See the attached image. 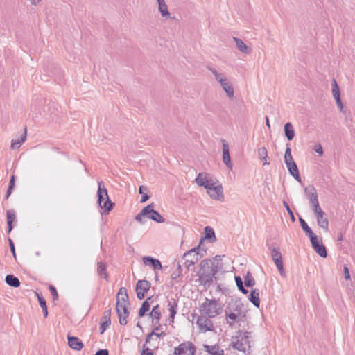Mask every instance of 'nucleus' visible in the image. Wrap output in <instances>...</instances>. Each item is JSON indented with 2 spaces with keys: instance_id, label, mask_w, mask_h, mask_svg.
Instances as JSON below:
<instances>
[{
  "instance_id": "obj_38",
  "label": "nucleus",
  "mask_w": 355,
  "mask_h": 355,
  "mask_svg": "<svg viewBox=\"0 0 355 355\" xmlns=\"http://www.w3.org/2000/svg\"><path fill=\"white\" fill-rule=\"evenodd\" d=\"M205 239H214V241L216 240L215 232L212 227H211L209 226L205 227Z\"/></svg>"
},
{
  "instance_id": "obj_6",
  "label": "nucleus",
  "mask_w": 355,
  "mask_h": 355,
  "mask_svg": "<svg viewBox=\"0 0 355 355\" xmlns=\"http://www.w3.org/2000/svg\"><path fill=\"white\" fill-rule=\"evenodd\" d=\"M200 250V248L198 245V247L193 248L184 253L183 257V259H185L184 265L187 270H189V268L193 266L198 259L202 257V255L199 252Z\"/></svg>"
},
{
  "instance_id": "obj_45",
  "label": "nucleus",
  "mask_w": 355,
  "mask_h": 355,
  "mask_svg": "<svg viewBox=\"0 0 355 355\" xmlns=\"http://www.w3.org/2000/svg\"><path fill=\"white\" fill-rule=\"evenodd\" d=\"M146 217V214L144 213V209L135 216V220L139 223H144V218Z\"/></svg>"
},
{
  "instance_id": "obj_9",
  "label": "nucleus",
  "mask_w": 355,
  "mask_h": 355,
  "mask_svg": "<svg viewBox=\"0 0 355 355\" xmlns=\"http://www.w3.org/2000/svg\"><path fill=\"white\" fill-rule=\"evenodd\" d=\"M312 211L316 217L318 226L327 232L329 230V221L326 214L322 211L320 206L312 209Z\"/></svg>"
},
{
  "instance_id": "obj_60",
  "label": "nucleus",
  "mask_w": 355,
  "mask_h": 355,
  "mask_svg": "<svg viewBox=\"0 0 355 355\" xmlns=\"http://www.w3.org/2000/svg\"><path fill=\"white\" fill-rule=\"evenodd\" d=\"M30 1L31 3V4L37 5L41 1V0H30Z\"/></svg>"
},
{
  "instance_id": "obj_54",
  "label": "nucleus",
  "mask_w": 355,
  "mask_h": 355,
  "mask_svg": "<svg viewBox=\"0 0 355 355\" xmlns=\"http://www.w3.org/2000/svg\"><path fill=\"white\" fill-rule=\"evenodd\" d=\"M315 151L318 153L320 155H322L323 153L322 148L320 144L316 145L315 146Z\"/></svg>"
},
{
  "instance_id": "obj_3",
  "label": "nucleus",
  "mask_w": 355,
  "mask_h": 355,
  "mask_svg": "<svg viewBox=\"0 0 355 355\" xmlns=\"http://www.w3.org/2000/svg\"><path fill=\"white\" fill-rule=\"evenodd\" d=\"M250 333L248 331H238L235 336L232 337L230 347L234 349L249 353Z\"/></svg>"
},
{
  "instance_id": "obj_51",
  "label": "nucleus",
  "mask_w": 355,
  "mask_h": 355,
  "mask_svg": "<svg viewBox=\"0 0 355 355\" xmlns=\"http://www.w3.org/2000/svg\"><path fill=\"white\" fill-rule=\"evenodd\" d=\"M343 272H344L345 278L346 279H350V274H349V268H348L347 266H344Z\"/></svg>"
},
{
  "instance_id": "obj_50",
  "label": "nucleus",
  "mask_w": 355,
  "mask_h": 355,
  "mask_svg": "<svg viewBox=\"0 0 355 355\" xmlns=\"http://www.w3.org/2000/svg\"><path fill=\"white\" fill-rule=\"evenodd\" d=\"M299 221H300V225H301V227H302V230H303L304 231L306 230L309 227H310L307 225V223H306V221H305L304 219H302V218H299Z\"/></svg>"
},
{
  "instance_id": "obj_47",
  "label": "nucleus",
  "mask_w": 355,
  "mask_h": 355,
  "mask_svg": "<svg viewBox=\"0 0 355 355\" xmlns=\"http://www.w3.org/2000/svg\"><path fill=\"white\" fill-rule=\"evenodd\" d=\"M110 317H111V310L109 309V310H106L104 312L102 319L103 320V321H107V322L111 323Z\"/></svg>"
},
{
  "instance_id": "obj_63",
  "label": "nucleus",
  "mask_w": 355,
  "mask_h": 355,
  "mask_svg": "<svg viewBox=\"0 0 355 355\" xmlns=\"http://www.w3.org/2000/svg\"><path fill=\"white\" fill-rule=\"evenodd\" d=\"M142 189H143V187H141V186L139 187V193H141V194L143 193L142 192Z\"/></svg>"
},
{
  "instance_id": "obj_29",
  "label": "nucleus",
  "mask_w": 355,
  "mask_h": 355,
  "mask_svg": "<svg viewBox=\"0 0 355 355\" xmlns=\"http://www.w3.org/2000/svg\"><path fill=\"white\" fill-rule=\"evenodd\" d=\"M26 139V128H25L24 132L21 135L19 139H12L11 142V148L13 150L19 148L21 144L25 141Z\"/></svg>"
},
{
  "instance_id": "obj_49",
  "label": "nucleus",
  "mask_w": 355,
  "mask_h": 355,
  "mask_svg": "<svg viewBox=\"0 0 355 355\" xmlns=\"http://www.w3.org/2000/svg\"><path fill=\"white\" fill-rule=\"evenodd\" d=\"M49 290L51 291V293L53 297V299L57 300L58 298V294L56 288L53 286H50Z\"/></svg>"
},
{
  "instance_id": "obj_24",
  "label": "nucleus",
  "mask_w": 355,
  "mask_h": 355,
  "mask_svg": "<svg viewBox=\"0 0 355 355\" xmlns=\"http://www.w3.org/2000/svg\"><path fill=\"white\" fill-rule=\"evenodd\" d=\"M249 300L257 308H259L260 300L259 292L257 289H252L249 296Z\"/></svg>"
},
{
  "instance_id": "obj_26",
  "label": "nucleus",
  "mask_w": 355,
  "mask_h": 355,
  "mask_svg": "<svg viewBox=\"0 0 355 355\" xmlns=\"http://www.w3.org/2000/svg\"><path fill=\"white\" fill-rule=\"evenodd\" d=\"M208 355H224V352L220 349L218 345H205Z\"/></svg>"
},
{
  "instance_id": "obj_13",
  "label": "nucleus",
  "mask_w": 355,
  "mask_h": 355,
  "mask_svg": "<svg viewBox=\"0 0 355 355\" xmlns=\"http://www.w3.org/2000/svg\"><path fill=\"white\" fill-rule=\"evenodd\" d=\"M196 347L192 343L187 342L180 344L175 349V355H194Z\"/></svg>"
},
{
  "instance_id": "obj_35",
  "label": "nucleus",
  "mask_w": 355,
  "mask_h": 355,
  "mask_svg": "<svg viewBox=\"0 0 355 355\" xmlns=\"http://www.w3.org/2000/svg\"><path fill=\"white\" fill-rule=\"evenodd\" d=\"M37 296L39 304L42 309L45 318H46L48 316V309H47L46 300L43 297V296L40 294L37 293Z\"/></svg>"
},
{
  "instance_id": "obj_25",
  "label": "nucleus",
  "mask_w": 355,
  "mask_h": 355,
  "mask_svg": "<svg viewBox=\"0 0 355 355\" xmlns=\"http://www.w3.org/2000/svg\"><path fill=\"white\" fill-rule=\"evenodd\" d=\"M97 273L100 277H103L106 281L109 280V276L107 272V265L103 262L97 263Z\"/></svg>"
},
{
  "instance_id": "obj_55",
  "label": "nucleus",
  "mask_w": 355,
  "mask_h": 355,
  "mask_svg": "<svg viewBox=\"0 0 355 355\" xmlns=\"http://www.w3.org/2000/svg\"><path fill=\"white\" fill-rule=\"evenodd\" d=\"M335 100H336V104H337L338 107L342 111V110L343 108V103L341 101L340 97L336 98Z\"/></svg>"
},
{
  "instance_id": "obj_19",
  "label": "nucleus",
  "mask_w": 355,
  "mask_h": 355,
  "mask_svg": "<svg viewBox=\"0 0 355 355\" xmlns=\"http://www.w3.org/2000/svg\"><path fill=\"white\" fill-rule=\"evenodd\" d=\"M233 40L236 43V48L238 50L244 53V54H250L252 52V49L250 47L248 46L241 39L233 37Z\"/></svg>"
},
{
  "instance_id": "obj_1",
  "label": "nucleus",
  "mask_w": 355,
  "mask_h": 355,
  "mask_svg": "<svg viewBox=\"0 0 355 355\" xmlns=\"http://www.w3.org/2000/svg\"><path fill=\"white\" fill-rule=\"evenodd\" d=\"M218 271V264L214 261L205 259L200 263L198 282L204 287H209Z\"/></svg>"
},
{
  "instance_id": "obj_32",
  "label": "nucleus",
  "mask_w": 355,
  "mask_h": 355,
  "mask_svg": "<svg viewBox=\"0 0 355 355\" xmlns=\"http://www.w3.org/2000/svg\"><path fill=\"white\" fill-rule=\"evenodd\" d=\"M207 68L213 74V76H214V78L218 83L220 82L221 80H223L224 78H227L223 73L218 71L217 69H216L215 68H214L211 66H207Z\"/></svg>"
},
{
  "instance_id": "obj_57",
  "label": "nucleus",
  "mask_w": 355,
  "mask_h": 355,
  "mask_svg": "<svg viewBox=\"0 0 355 355\" xmlns=\"http://www.w3.org/2000/svg\"><path fill=\"white\" fill-rule=\"evenodd\" d=\"M148 199H149V196L147 194H144L141 197L140 202L141 203H143V202H145L146 201H147Z\"/></svg>"
},
{
  "instance_id": "obj_15",
  "label": "nucleus",
  "mask_w": 355,
  "mask_h": 355,
  "mask_svg": "<svg viewBox=\"0 0 355 355\" xmlns=\"http://www.w3.org/2000/svg\"><path fill=\"white\" fill-rule=\"evenodd\" d=\"M314 251L322 258L327 257V252L325 246L322 244L321 239H317L311 242Z\"/></svg>"
},
{
  "instance_id": "obj_11",
  "label": "nucleus",
  "mask_w": 355,
  "mask_h": 355,
  "mask_svg": "<svg viewBox=\"0 0 355 355\" xmlns=\"http://www.w3.org/2000/svg\"><path fill=\"white\" fill-rule=\"evenodd\" d=\"M206 189L207 193L212 199L218 201H223L224 195L223 191V187L220 184L215 186L214 183L212 182L209 186H208V187Z\"/></svg>"
},
{
  "instance_id": "obj_17",
  "label": "nucleus",
  "mask_w": 355,
  "mask_h": 355,
  "mask_svg": "<svg viewBox=\"0 0 355 355\" xmlns=\"http://www.w3.org/2000/svg\"><path fill=\"white\" fill-rule=\"evenodd\" d=\"M219 83L228 98L232 99L234 96V90L228 79L227 78H224Z\"/></svg>"
},
{
  "instance_id": "obj_8",
  "label": "nucleus",
  "mask_w": 355,
  "mask_h": 355,
  "mask_svg": "<svg viewBox=\"0 0 355 355\" xmlns=\"http://www.w3.org/2000/svg\"><path fill=\"white\" fill-rule=\"evenodd\" d=\"M211 318L203 314H200L198 317L196 324L200 332L205 333L207 331H211L214 330V324L211 320Z\"/></svg>"
},
{
  "instance_id": "obj_20",
  "label": "nucleus",
  "mask_w": 355,
  "mask_h": 355,
  "mask_svg": "<svg viewBox=\"0 0 355 355\" xmlns=\"http://www.w3.org/2000/svg\"><path fill=\"white\" fill-rule=\"evenodd\" d=\"M143 262L145 265H151L155 270L162 268L160 261L151 257H144Z\"/></svg>"
},
{
  "instance_id": "obj_37",
  "label": "nucleus",
  "mask_w": 355,
  "mask_h": 355,
  "mask_svg": "<svg viewBox=\"0 0 355 355\" xmlns=\"http://www.w3.org/2000/svg\"><path fill=\"white\" fill-rule=\"evenodd\" d=\"M235 282H236V286L238 287V289L242 293L247 294L248 293V291L244 288L243 280L239 276L235 277Z\"/></svg>"
},
{
  "instance_id": "obj_12",
  "label": "nucleus",
  "mask_w": 355,
  "mask_h": 355,
  "mask_svg": "<svg viewBox=\"0 0 355 355\" xmlns=\"http://www.w3.org/2000/svg\"><path fill=\"white\" fill-rule=\"evenodd\" d=\"M271 257L274 261L282 277H285L286 273L284 269L282 257L279 248H274L271 250Z\"/></svg>"
},
{
  "instance_id": "obj_31",
  "label": "nucleus",
  "mask_w": 355,
  "mask_h": 355,
  "mask_svg": "<svg viewBox=\"0 0 355 355\" xmlns=\"http://www.w3.org/2000/svg\"><path fill=\"white\" fill-rule=\"evenodd\" d=\"M161 325L158 324L157 326H155L153 330V331L149 334L146 338V343L150 342V340L153 336H155L157 338H164L166 334L165 331H161V333H157V331H158L160 329Z\"/></svg>"
},
{
  "instance_id": "obj_62",
  "label": "nucleus",
  "mask_w": 355,
  "mask_h": 355,
  "mask_svg": "<svg viewBox=\"0 0 355 355\" xmlns=\"http://www.w3.org/2000/svg\"><path fill=\"white\" fill-rule=\"evenodd\" d=\"M266 126L270 128V122H269V119H268V117L266 116Z\"/></svg>"
},
{
  "instance_id": "obj_5",
  "label": "nucleus",
  "mask_w": 355,
  "mask_h": 355,
  "mask_svg": "<svg viewBox=\"0 0 355 355\" xmlns=\"http://www.w3.org/2000/svg\"><path fill=\"white\" fill-rule=\"evenodd\" d=\"M98 203L101 209H103V214H107L113 208L114 204L110 200L107 189L105 187L103 181L98 182Z\"/></svg>"
},
{
  "instance_id": "obj_56",
  "label": "nucleus",
  "mask_w": 355,
  "mask_h": 355,
  "mask_svg": "<svg viewBox=\"0 0 355 355\" xmlns=\"http://www.w3.org/2000/svg\"><path fill=\"white\" fill-rule=\"evenodd\" d=\"M15 187V175H12L10 180L8 187L10 189H13Z\"/></svg>"
},
{
  "instance_id": "obj_43",
  "label": "nucleus",
  "mask_w": 355,
  "mask_h": 355,
  "mask_svg": "<svg viewBox=\"0 0 355 355\" xmlns=\"http://www.w3.org/2000/svg\"><path fill=\"white\" fill-rule=\"evenodd\" d=\"M7 222H12L15 220L16 215L14 210H8L6 211Z\"/></svg>"
},
{
  "instance_id": "obj_46",
  "label": "nucleus",
  "mask_w": 355,
  "mask_h": 355,
  "mask_svg": "<svg viewBox=\"0 0 355 355\" xmlns=\"http://www.w3.org/2000/svg\"><path fill=\"white\" fill-rule=\"evenodd\" d=\"M283 204L288 212V214H289L290 217H291V219L294 221L295 220V216H294V214L291 210V209L290 208L288 204L286 202V201H284L283 202Z\"/></svg>"
},
{
  "instance_id": "obj_42",
  "label": "nucleus",
  "mask_w": 355,
  "mask_h": 355,
  "mask_svg": "<svg viewBox=\"0 0 355 355\" xmlns=\"http://www.w3.org/2000/svg\"><path fill=\"white\" fill-rule=\"evenodd\" d=\"M244 283L245 286L247 287L253 286L254 284V281L249 272H248L247 275L245 277Z\"/></svg>"
},
{
  "instance_id": "obj_16",
  "label": "nucleus",
  "mask_w": 355,
  "mask_h": 355,
  "mask_svg": "<svg viewBox=\"0 0 355 355\" xmlns=\"http://www.w3.org/2000/svg\"><path fill=\"white\" fill-rule=\"evenodd\" d=\"M223 143V161L230 170L232 169L231 158L229 153V146L225 139L222 140Z\"/></svg>"
},
{
  "instance_id": "obj_44",
  "label": "nucleus",
  "mask_w": 355,
  "mask_h": 355,
  "mask_svg": "<svg viewBox=\"0 0 355 355\" xmlns=\"http://www.w3.org/2000/svg\"><path fill=\"white\" fill-rule=\"evenodd\" d=\"M304 232L306 235L309 237L311 242L318 239V237L313 232L311 227H309L306 230L304 231Z\"/></svg>"
},
{
  "instance_id": "obj_52",
  "label": "nucleus",
  "mask_w": 355,
  "mask_h": 355,
  "mask_svg": "<svg viewBox=\"0 0 355 355\" xmlns=\"http://www.w3.org/2000/svg\"><path fill=\"white\" fill-rule=\"evenodd\" d=\"M9 245H10V250H11L14 257H16L15 245H14V243L12 242V241L10 239H9Z\"/></svg>"
},
{
  "instance_id": "obj_10",
  "label": "nucleus",
  "mask_w": 355,
  "mask_h": 355,
  "mask_svg": "<svg viewBox=\"0 0 355 355\" xmlns=\"http://www.w3.org/2000/svg\"><path fill=\"white\" fill-rule=\"evenodd\" d=\"M153 208V203L149 204L144 208V213L146 214V217L158 223H164L165 221L164 218Z\"/></svg>"
},
{
  "instance_id": "obj_39",
  "label": "nucleus",
  "mask_w": 355,
  "mask_h": 355,
  "mask_svg": "<svg viewBox=\"0 0 355 355\" xmlns=\"http://www.w3.org/2000/svg\"><path fill=\"white\" fill-rule=\"evenodd\" d=\"M150 315L155 320H157V321H159V320L161 318V312L159 309V305L157 304L156 306H154L152 309V311H150ZM157 323H158V322H157Z\"/></svg>"
},
{
  "instance_id": "obj_21",
  "label": "nucleus",
  "mask_w": 355,
  "mask_h": 355,
  "mask_svg": "<svg viewBox=\"0 0 355 355\" xmlns=\"http://www.w3.org/2000/svg\"><path fill=\"white\" fill-rule=\"evenodd\" d=\"M68 345L71 348L78 351L81 350L83 347V342L75 336L68 337Z\"/></svg>"
},
{
  "instance_id": "obj_41",
  "label": "nucleus",
  "mask_w": 355,
  "mask_h": 355,
  "mask_svg": "<svg viewBox=\"0 0 355 355\" xmlns=\"http://www.w3.org/2000/svg\"><path fill=\"white\" fill-rule=\"evenodd\" d=\"M168 306H169V311H170V318L172 319V321H173V318L175 317V315L177 313L176 310H177L178 305L175 302H174L173 304H171V302H169Z\"/></svg>"
},
{
  "instance_id": "obj_48",
  "label": "nucleus",
  "mask_w": 355,
  "mask_h": 355,
  "mask_svg": "<svg viewBox=\"0 0 355 355\" xmlns=\"http://www.w3.org/2000/svg\"><path fill=\"white\" fill-rule=\"evenodd\" d=\"M110 324L111 323L107 322V321H103L100 327L101 334H103Z\"/></svg>"
},
{
  "instance_id": "obj_59",
  "label": "nucleus",
  "mask_w": 355,
  "mask_h": 355,
  "mask_svg": "<svg viewBox=\"0 0 355 355\" xmlns=\"http://www.w3.org/2000/svg\"><path fill=\"white\" fill-rule=\"evenodd\" d=\"M12 189H10L9 187L7 189V191H6V198H8L9 196H10L11 193H12Z\"/></svg>"
},
{
  "instance_id": "obj_58",
  "label": "nucleus",
  "mask_w": 355,
  "mask_h": 355,
  "mask_svg": "<svg viewBox=\"0 0 355 355\" xmlns=\"http://www.w3.org/2000/svg\"><path fill=\"white\" fill-rule=\"evenodd\" d=\"M146 350L147 351V352L145 353L144 355H153V353L150 350H149L148 347L145 348V346H144V352Z\"/></svg>"
},
{
  "instance_id": "obj_34",
  "label": "nucleus",
  "mask_w": 355,
  "mask_h": 355,
  "mask_svg": "<svg viewBox=\"0 0 355 355\" xmlns=\"http://www.w3.org/2000/svg\"><path fill=\"white\" fill-rule=\"evenodd\" d=\"M152 300V297H148L141 304L139 310V317H143L147 311L150 309V304L149 302Z\"/></svg>"
},
{
  "instance_id": "obj_30",
  "label": "nucleus",
  "mask_w": 355,
  "mask_h": 355,
  "mask_svg": "<svg viewBox=\"0 0 355 355\" xmlns=\"http://www.w3.org/2000/svg\"><path fill=\"white\" fill-rule=\"evenodd\" d=\"M5 281L8 285L14 288H17L20 286L19 279L12 275H6Z\"/></svg>"
},
{
  "instance_id": "obj_53",
  "label": "nucleus",
  "mask_w": 355,
  "mask_h": 355,
  "mask_svg": "<svg viewBox=\"0 0 355 355\" xmlns=\"http://www.w3.org/2000/svg\"><path fill=\"white\" fill-rule=\"evenodd\" d=\"M95 355H109V352L107 349H99L96 352Z\"/></svg>"
},
{
  "instance_id": "obj_4",
  "label": "nucleus",
  "mask_w": 355,
  "mask_h": 355,
  "mask_svg": "<svg viewBox=\"0 0 355 355\" xmlns=\"http://www.w3.org/2000/svg\"><path fill=\"white\" fill-rule=\"evenodd\" d=\"M199 311L200 314L207 315L209 318H214L219 315L221 306L217 300L206 298L200 306Z\"/></svg>"
},
{
  "instance_id": "obj_36",
  "label": "nucleus",
  "mask_w": 355,
  "mask_h": 355,
  "mask_svg": "<svg viewBox=\"0 0 355 355\" xmlns=\"http://www.w3.org/2000/svg\"><path fill=\"white\" fill-rule=\"evenodd\" d=\"M294 162L292 155H291V148L290 147V144H288L286 145V148L284 154V162L286 164L287 163Z\"/></svg>"
},
{
  "instance_id": "obj_28",
  "label": "nucleus",
  "mask_w": 355,
  "mask_h": 355,
  "mask_svg": "<svg viewBox=\"0 0 355 355\" xmlns=\"http://www.w3.org/2000/svg\"><path fill=\"white\" fill-rule=\"evenodd\" d=\"M196 182L197 183L198 185L200 186V187H205V189H207L208 187V186H209L212 182H210L207 177L205 175H204L202 173H200L196 178Z\"/></svg>"
},
{
  "instance_id": "obj_23",
  "label": "nucleus",
  "mask_w": 355,
  "mask_h": 355,
  "mask_svg": "<svg viewBox=\"0 0 355 355\" xmlns=\"http://www.w3.org/2000/svg\"><path fill=\"white\" fill-rule=\"evenodd\" d=\"M225 315L227 319L230 320L231 321H227V323L232 326L234 322L238 318L240 315V310L238 309V306H236V308L234 309V311H230L227 309L225 310Z\"/></svg>"
},
{
  "instance_id": "obj_7",
  "label": "nucleus",
  "mask_w": 355,
  "mask_h": 355,
  "mask_svg": "<svg viewBox=\"0 0 355 355\" xmlns=\"http://www.w3.org/2000/svg\"><path fill=\"white\" fill-rule=\"evenodd\" d=\"M304 191L306 198L309 200L311 210L320 207L317 191L313 185L304 187Z\"/></svg>"
},
{
  "instance_id": "obj_27",
  "label": "nucleus",
  "mask_w": 355,
  "mask_h": 355,
  "mask_svg": "<svg viewBox=\"0 0 355 355\" xmlns=\"http://www.w3.org/2000/svg\"><path fill=\"white\" fill-rule=\"evenodd\" d=\"M259 158L263 162V165H269L268 151L265 146L261 147L258 149Z\"/></svg>"
},
{
  "instance_id": "obj_2",
  "label": "nucleus",
  "mask_w": 355,
  "mask_h": 355,
  "mask_svg": "<svg viewBox=\"0 0 355 355\" xmlns=\"http://www.w3.org/2000/svg\"><path fill=\"white\" fill-rule=\"evenodd\" d=\"M129 305L127 290L124 287H121L117 293L116 303V310L121 325L125 326L127 324V318L130 313L128 311Z\"/></svg>"
},
{
  "instance_id": "obj_22",
  "label": "nucleus",
  "mask_w": 355,
  "mask_h": 355,
  "mask_svg": "<svg viewBox=\"0 0 355 355\" xmlns=\"http://www.w3.org/2000/svg\"><path fill=\"white\" fill-rule=\"evenodd\" d=\"M158 3V10L163 18H170V12L168 11V6L165 2V0H157Z\"/></svg>"
},
{
  "instance_id": "obj_64",
  "label": "nucleus",
  "mask_w": 355,
  "mask_h": 355,
  "mask_svg": "<svg viewBox=\"0 0 355 355\" xmlns=\"http://www.w3.org/2000/svg\"><path fill=\"white\" fill-rule=\"evenodd\" d=\"M137 327H139V329H141V325L138 322L137 324Z\"/></svg>"
},
{
  "instance_id": "obj_14",
  "label": "nucleus",
  "mask_w": 355,
  "mask_h": 355,
  "mask_svg": "<svg viewBox=\"0 0 355 355\" xmlns=\"http://www.w3.org/2000/svg\"><path fill=\"white\" fill-rule=\"evenodd\" d=\"M150 283L147 280H139L136 285L137 297L139 300H143L145 293L150 289Z\"/></svg>"
},
{
  "instance_id": "obj_18",
  "label": "nucleus",
  "mask_w": 355,
  "mask_h": 355,
  "mask_svg": "<svg viewBox=\"0 0 355 355\" xmlns=\"http://www.w3.org/2000/svg\"><path fill=\"white\" fill-rule=\"evenodd\" d=\"M286 167L289 173L299 182H302L298 168L295 162L287 163Z\"/></svg>"
},
{
  "instance_id": "obj_40",
  "label": "nucleus",
  "mask_w": 355,
  "mask_h": 355,
  "mask_svg": "<svg viewBox=\"0 0 355 355\" xmlns=\"http://www.w3.org/2000/svg\"><path fill=\"white\" fill-rule=\"evenodd\" d=\"M332 94L335 99L336 98L340 97V89L338 83L335 79L333 80Z\"/></svg>"
},
{
  "instance_id": "obj_61",
  "label": "nucleus",
  "mask_w": 355,
  "mask_h": 355,
  "mask_svg": "<svg viewBox=\"0 0 355 355\" xmlns=\"http://www.w3.org/2000/svg\"><path fill=\"white\" fill-rule=\"evenodd\" d=\"M12 222H7L8 227V232H10L12 229Z\"/></svg>"
},
{
  "instance_id": "obj_33",
  "label": "nucleus",
  "mask_w": 355,
  "mask_h": 355,
  "mask_svg": "<svg viewBox=\"0 0 355 355\" xmlns=\"http://www.w3.org/2000/svg\"><path fill=\"white\" fill-rule=\"evenodd\" d=\"M284 132L288 140L291 141L293 139L295 136V131L291 123H286L284 125Z\"/></svg>"
}]
</instances>
